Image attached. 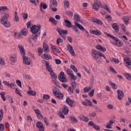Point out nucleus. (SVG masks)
Masks as SVG:
<instances>
[{"label":"nucleus","instance_id":"obj_1","mask_svg":"<svg viewBox=\"0 0 131 131\" xmlns=\"http://www.w3.org/2000/svg\"><path fill=\"white\" fill-rule=\"evenodd\" d=\"M41 28V26L39 25L38 26L34 25L31 28V31L32 33V39L36 41L37 37L40 35V29Z\"/></svg>","mask_w":131,"mask_h":131},{"label":"nucleus","instance_id":"obj_2","mask_svg":"<svg viewBox=\"0 0 131 131\" xmlns=\"http://www.w3.org/2000/svg\"><path fill=\"white\" fill-rule=\"evenodd\" d=\"M56 30L58 34L60 35V36H61V37H62L63 39H66L65 35L66 34H68V30H62V29H60V28L59 27L57 28Z\"/></svg>","mask_w":131,"mask_h":131},{"label":"nucleus","instance_id":"obj_3","mask_svg":"<svg viewBox=\"0 0 131 131\" xmlns=\"http://www.w3.org/2000/svg\"><path fill=\"white\" fill-rule=\"evenodd\" d=\"M58 79L61 81V82H62V83L67 82V78H66L63 72H61L59 73L58 75Z\"/></svg>","mask_w":131,"mask_h":131},{"label":"nucleus","instance_id":"obj_4","mask_svg":"<svg viewBox=\"0 0 131 131\" xmlns=\"http://www.w3.org/2000/svg\"><path fill=\"white\" fill-rule=\"evenodd\" d=\"M124 61L125 62V66L128 69H131V60L130 58L128 57H125L124 58Z\"/></svg>","mask_w":131,"mask_h":131},{"label":"nucleus","instance_id":"obj_5","mask_svg":"<svg viewBox=\"0 0 131 131\" xmlns=\"http://www.w3.org/2000/svg\"><path fill=\"white\" fill-rule=\"evenodd\" d=\"M92 54L93 59H94V60H98V58H99V51L95 49H92Z\"/></svg>","mask_w":131,"mask_h":131},{"label":"nucleus","instance_id":"obj_6","mask_svg":"<svg viewBox=\"0 0 131 131\" xmlns=\"http://www.w3.org/2000/svg\"><path fill=\"white\" fill-rule=\"evenodd\" d=\"M36 126H37L38 128H39V131H45V127L41 122L37 121L36 123Z\"/></svg>","mask_w":131,"mask_h":131},{"label":"nucleus","instance_id":"obj_7","mask_svg":"<svg viewBox=\"0 0 131 131\" xmlns=\"http://www.w3.org/2000/svg\"><path fill=\"white\" fill-rule=\"evenodd\" d=\"M67 49L72 56H73V57L75 56V52H74V49H73V47H72V46L68 45L67 46Z\"/></svg>","mask_w":131,"mask_h":131},{"label":"nucleus","instance_id":"obj_8","mask_svg":"<svg viewBox=\"0 0 131 131\" xmlns=\"http://www.w3.org/2000/svg\"><path fill=\"white\" fill-rule=\"evenodd\" d=\"M101 5H102V4H101V2L99 1L95 2L93 4L94 10H95V11H99V9H100Z\"/></svg>","mask_w":131,"mask_h":131},{"label":"nucleus","instance_id":"obj_9","mask_svg":"<svg viewBox=\"0 0 131 131\" xmlns=\"http://www.w3.org/2000/svg\"><path fill=\"white\" fill-rule=\"evenodd\" d=\"M23 63L25 65H30V58L27 57L26 56H23Z\"/></svg>","mask_w":131,"mask_h":131},{"label":"nucleus","instance_id":"obj_10","mask_svg":"<svg viewBox=\"0 0 131 131\" xmlns=\"http://www.w3.org/2000/svg\"><path fill=\"white\" fill-rule=\"evenodd\" d=\"M104 34H105V35H106L107 37H109L110 38H112V39H113L114 40H115V41H116V42L119 41V39H118V38H117L116 37H115L109 33H107L106 32H104Z\"/></svg>","mask_w":131,"mask_h":131},{"label":"nucleus","instance_id":"obj_11","mask_svg":"<svg viewBox=\"0 0 131 131\" xmlns=\"http://www.w3.org/2000/svg\"><path fill=\"white\" fill-rule=\"evenodd\" d=\"M117 93L118 94V100H122L123 99V97L124 96V94H123V92L121 90H117Z\"/></svg>","mask_w":131,"mask_h":131},{"label":"nucleus","instance_id":"obj_12","mask_svg":"<svg viewBox=\"0 0 131 131\" xmlns=\"http://www.w3.org/2000/svg\"><path fill=\"white\" fill-rule=\"evenodd\" d=\"M66 102L71 107H73V104H74V103H75V101L73 100H71L70 97L67 98Z\"/></svg>","mask_w":131,"mask_h":131},{"label":"nucleus","instance_id":"obj_13","mask_svg":"<svg viewBox=\"0 0 131 131\" xmlns=\"http://www.w3.org/2000/svg\"><path fill=\"white\" fill-rule=\"evenodd\" d=\"M43 62H45V66L46 67L47 70L48 71V72H51V71H53L52 69V67L50 66V64H49V62L45 60H42V63Z\"/></svg>","mask_w":131,"mask_h":131},{"label":"nucleus","instance_id":"obj_14","mask_svg":"<svg viewBox=\"0 0 131 131\" xmlns=\"http://www.w3.org/2000/svg\"><path fill=\"white\" fill-rule=\"evenodd\" d=\"M10 60L12 63H16L17 62V54H12L10 57Z\"/></svg>","mask_w":131,"mask_h":131},{"label":"nucleus","instance_id":"obj_15","mask_svg":"<svg viewBox=\"0 0 131 131\" xmlns=\"http://www.w3.org/2000/svg\"><path fill=\"white\" fill-rule=\"evenodd\" d=\"M1 22L2 24L4 25L5 27H6V28H9V27L11 26V23H10V22L9 21H7V20H4L3 19H1Z\"/></svg>","mask_w":131,"mask_h":131},{"label":"nucleus","instance_id":"obj_16","mask_svg":"<svg viewBox=\"0 0 131 131\" xmlns=\"http://www.w3.org/2000/svg\"><path fill=\"white\" fill-rule=\"evenodd\" d=\"M93 23H96L98 25H103V21L101 20V19H99L98 18H93L92 19Z\"/></svg>","mask_w":131,"mask_h":131},{"label":"nucleus","instance_id":"obj_17","mask_svg":"<svg viewBox=\"0 0 131 131\" xmlns=\"http://www.w3.org/2000/svg\"><path fill=\"white\" fill-rule=\"evenodd\" d=\"M122 20L125 25H128V23H129V16H123L122 17Z\"/></svg>","mask_w":131,"mask_h":131},{"label":"nucleus","instance_id":"obj_18","mask_svg":"<svg viewBox=\"0 0 131 131\" xmlns=\"http://www.w3.org/2000/svg\"><path fill=\"white\" fill-rule=\"evenodd\" d=\"M90 32L92 34H94V35H97L98 36H99V35H101V34H102V32H101V31H100L98 30H97L96 31H95L94 30H90Z\"/></svg>","mask_w":131,"mask_h":131},{"label":"nucleus","instance_id":"obj_19","mask_svg":"<svg viewBox=\"0 0 131 131\" xmlns=\"http://www.w3.org/2000/svg\"><path fill=\"white\" fill-rule=\"evenodd\" d=\"M18 48L19 49V51L22 55L23 57L25 56V49H24V47L21 45H18Z\"/></svg>","mask_w":131,"mask_h":131},{"label":"nucleus","instance_id":"obj_20","mask_svg":"<svg viewBox=\"0 0 131 131\" xmlns=\"http://www.w3.org/2000/svg\"><path fill=\"white\" fill-rule=\"evenodd\" d=\"M112 27L115 30V32L117 33L118 31H119V26H118L117 23L113 24Z\"/></svg>","mask_w":131,"mask_h":131},{"label":"nucleus","instance_id":"obj_21","mask_svg":"<svg viewBox=\"0 0 131 131\" xmlns=\"http://www.w3.org/2000/svg\"><path fill=\"white\" fill-rule=\"evenodd\" d=\"M41 58L42 59H43L44 60H51L52 59V56L50 55L49 54H44L41 55Z\"/></svg>","mask_w":131,"mask_h":131},{"label":"nucleus","instance_id":"obj_22","mask_svg":"<svg viewBox=\"0 0 131 131\" xmlns=\"http://www.w3.org/2000/svg\"><path fill=\"white\" fill-rule=\"evenodd\" d=\"M9 17H10L9 14L7 13H3V16L1 20H3V21H7L8 19H9Z\"/></svg>","mask_w":131,"mask_h":131},{"label":"nucleus","instance_id":"obj_23","mask_svg":"<svg viewBox=\"0 0 131 131\" xmlns=\"http://www.w3.org/2000/svg\"><path fill=\"white\" fill-rule=\"evenodd\" d=\"M64 26H66L67 27H69V28H70V27H72V24H71V21H70L68 19H65L64 20Z\"/></svg>","mask_w":131,"mask_h":131},{"label":"nucleus","instance_id":"obj_24","mask_svg":"<svg viewBox=\"0 0 131 131\" xmlns=\"http://www.w3.org/2000/svg\"><path fill=\"white\" fill-rule=\"evenodd\" d=\"M75 25H76L77 27L80 29V30H82V31H85V29L83 28V26H82L81 25L78 24L77 21L75 22Z\"/></svg>","mask_w":131,"mask_h":131},{"label":"nucleus","instance_id":"obj_25","mask_svg":"<svg viewBox=\"0 0 131 131\" xmlns=\"http://www.w3.org/2000/svg\"><path fill=\"white\" fill-rule=\"evenodd\" d=\"M80 119L81 120H82V121H84L85 122H88V121H89V120H90L89 118H88L83 115H81L80 116Z\"/></svg>","mask_w":131,"mask_h":131},{"label":"nucleus","instance_id":"obj_26","mask_svg":"<svg viewBox=\"0 0 131 131\" xmlns=\"http://www.w3.org/2000/svg\"><path fill=\"white\" fill-rule=\"evenodd\" d=\"M13 19L14 22H19V17H18V13H17V11H15L14 13V17H13Z\"/></svg>","mask_w":131,"mask_h":131},{"label":"nucleus","instance_id":"obj_27","mask_svg":"<svg viewBox=\"0 0 131 131\" xmlns=\"http://www.w3.org/2000/svg\"><path fill=\"white\" fill-rule=\"evenodd\" d=\"M63 113H64L66 115H67V114H68V113L69 112L68 106L66 105H63Z\"/></svg>","mask_w":131,"mask_h":131},{"label":"nucleus","instance_id":"obj_28","mask_svg":"<svg viewBox=\"0 0 131 131\" xmlns=\"http://www.w3.org/2000/svg\"><path fill=\"white\" fill-rule=\"evenodd\" d=\"M61 92L59 91V89L58 88H55L53 90V94L54 96H56V95H58Z\"/></svg>","mask_w":131,"mask_h":131},{"label":"nucleus","instance_id":"obj_29","mask_svg":"<svg viewBox=\"0 0 131 131\" xmlns=\"http://www.w3.org/2000/svg\"><path fill=\"white\" fill-rule=\"evenodd\" d=\"M27 94L29 95V96H36V92L34 91H29L27 92Z\"/></svg>","mask_w":131,"mask_h":131},{"label":"nucleus","instance_id":"obj_30","mask_svg":"<svg viewBox=\"0 0 131 131\" xmlns=\"http://www.w3.org/2000/svg\"><path fill=\"white\" fill-rule=\"evenodd\" d=\"M54 97H56L57 99H59V100H63V98H64L63 94H62L61 93H59L58 94L56 95V96H54Z\"/></svg>","mask_w":131,"mask_h":131},{"label":"nucleus","instance_id":"obj_31","mask_svg":"<svg viewBox=\"0 0 131 131\" xmlns=\"http://www.w3.org/2000/svg\"><path fill=\"white\" fill-rule=\"evenodd\" d=\"M108 84L111 85L114 90H116L117 89V85H116V84L112 83L111 81H108Z\"/></svg>","mask_w":131,"mask_h":131},{"label":"nucleus","instance_id":"obj_32","mask_svg":"<svg viewBox=\"0 0 131 131\" xmlns=\"http://www.w3.org/2000/svg\"><path fill=\"white\" fill-rule=\"evenodd\" d=\"M9 11V8L7 6H0V12Z\"/></svg>","mask_w":131,"mask_h":131},{"label":"nucleus","instance_id":"obj_33","mask_svg":"<svg viewBox=\"0 0 131 131\" xmlns=\"http://www.w3.org/2000/svg\"><path fill=\"white\" fill-rule=\"evenodd\" d=\"M43 50L45 53H48L49 52V46L47 43H44L43 45Z\"/></svg>","mask_w":131,"mask_h":131},{"label":"nucleus","instance_id":"obj_34","mask_svg":"<svg viewBox=\"0 0 131 131\" xmlns=\"http://www.w3.org/2000/svg\"><path fill=\"white\" fill-rule=\"evenodd\" d=\"M52 81L53 82V83L54 84L55 86H57V88H60V83L59 82V81L56 80V79H55L54 80H52Z\"/></svg>","mask_w":131,"mask_h":131},{"label":"nucleus","instance_id":"obj_35","mask_svg":"<svg viewBox=\"0 0 131 131\" xmlns=\"http://www.w3.org/2000/svg\"><path fill=\"white\" fill-rule=\"evenodd\" d=\"M63 5H64V7L66 9H67V8H69V1H63Z\"/></svg>","mask_w":131,"mask_h":131},{"label":"nucleus","instance_id":"obj_36","mask_svg":"<svg viewBox=\"0 0 131 131\" xmlns=\"http://www.w3.org/2000/svg\"><path fill=\"white\" fill-rule=\"evenodd\" d=\"M0 95L1 96L2 100H3L4 102H6V97H5V95H6V93H5V92H3L0 93Z\"/></svg>","mask_w":131,"mask_h":131},{"label":"nucleus","instance_id":"obj_37","mask_svg":"<svg viewBox=\"0 0 131 131\" xmlns=\"http://www.w3.org/2000/svg\"><path fill=\"white\" fill-rule=\"evenodd\" d=\"M66 14L69 17H73V12L72 11H68L66 12Z\"/></svg>","mask_w":131,"mask_h":131},{"label":"nucleus","instance_id":"obj_38","mask_svg":"<svg viewBox=\"0 0 131 131\" xmlns=\"http://www.w3.org/2000/svg\"><path fill=\"white\" fill-rule=\"evenodd\" d=\"M73 29L76 33H78V34H79V31H78V29L77 28V26L76 25L73 26Z\"/></svg>","mask_w":131,"mask_h":131},{"label":"nucleus","instance_id":"obj_39","mask_svg":"<svg viewBox=\"0 0 131 131\" xmlns=\"http://www.w3.org/2000/svg\"><path fill=\"white\" fill-rule=\"evenodd\" d=\"M116 46H117V47H122V46H123V42H122V41L119 40V41L116 42L115 43Z\"/></svg>","mask_w":131,"mask_h":131},{"label":"nucleus","instance_id":"obj_40","mask_svg":"<svg viewBox=\"0 0 131 131\" xmlns=\"http://www.w3.org/2000/svg\"><path fill=\"white\" fill-rule=\"evenodd\" d=\"M94 108L95 110H96V112H100L102 113V110L100 107H99L97 105H94Z\"/></svg>","mask_w":131,"mask_h":131},{"label":"nucleus","instance_id":"obj_41","mask_svg":"<svg viewBox=\"0 0 131 131\" xmlns=\"http://www.w3.org/2000/svg\"><path fill=\"white\" fill-rule=\"evenodd\" d=\"M49 72L50 73V75H51L52 77L54 78V79H57V77L56 76L53 70Z\"/></svg>","mask_w":131,"mask_h":131},{"label":"nucleus","instance_id":"obj_42","mask_svg":"<svg viewBox=\"0 0 131 131\" xmlns=\"http://www.w3.org/2000/svg\"><path fill=\"white\" fill-rule=\"evenodd\" d=\"M67 73L68 74V75H69V76L72 75V74H73V71H72V70L68 69L67 70Z\"/></svg>","mask_w":131,"mask_h":131},{"label":"nucleus","instance_id":"obj_43","mask_svg":"<svg viewBox=\"0 0 131 131\" xmlns=\"http://www.w3.org/2000/svg\"><path fill=\"white\" fill-rule=\"evenodd\" d=\"M111 62H114L115 64H119V60H118L117 58H113L111 60Z\"/></svg>","mask_w":131,"mask_h":131},{"label":"nucleus","instance_id":"obj_44","mask_svg":"<svg viewBox=\"0 0 131 131\" xmlns=\"http://www.w3.org/2000/svg\"><path fill=\"white\" fill-rule=\"evenodd\" d=\"M3 117H4V111L1 109L0 110V121L3 120Z\"/></svg>","mask_w":131,"mask_h":131},{"label":"nucleus","instance_id":"obj_45","mask_svg":"<svg viewBox=\"0 0 131 131\" xmlns=\"http://www.w3.org/2000/svg\"><path fill=\"white\" fill-rule=\"evenodd\" d=\"M70 68L71 69H72V70H73L74 72H75L76 73H77V69H76V67H75V66H74L73 64H71Z\"/></svg>","mask_w":131,"mask_h":131},{"label":"nucleus","instance_id":"obj_46","mask_svg":"<svg viewBox=\"0 0 131 131\" xmlns=\"http://www.w3.org/2000/svg\"><path fill=\"white\" fill-rule=\"evenodd\" d=\"M60 42H63V39L61 38V37H59L56 40V43L59 46L60 45Z\"/></svg>","mask_w":131,"mask_h":131},{"label":"nucleus","instance_id":"obj_47","mask_svg":"<svg viewBox=\"0 0 131 131\" xmlns=\"http://www.w3.org/2000/svg\"><path fill=\"white\" fill-rule=\"evenodd\" d=\"M103 9H104V10H105L106 11H107V12H108L110 13V14H111V11H110L109 7H108V6H107V5H104L103 7Z\"/></svg>","mask_w":131,"mask_h":131},{"label":"nucleus","instance_id":"obj_48","mask_svg":"<svg viewBox=\"0 0 131 131\" xmlns=\"http://www.w3.org/2000/svg\"><path fill=\"white\" fill-rule=\"evenodd\" d=\"M40 7H41L42 8H43V10H46V9H47L48 8V6L47 5V4L46 3H41L40 4Z\"/></svg>","mask_w":131,"mask_h":131},{"label":"nucleus","instance_id":"obj_49","mask_svg":"<svg viewBox=\"0 0 131 131\" xmlns=\"http://www.w3.org/2000/svg\"><path fill=\"white\" fill-rule=\"evenodd\" d=\"M110 71L111 72H112V73H114V74H117V72L115 71L114 68L112 67H110Z\"/></svg>","mask_w":131,"mask_h":131},{"label":"nucleus","instance_id":"obj_50","mask_svg":"<svg viewBox=\"0 0 131 131\" xmlns=\"http://www.w3.org/2000/svg\"><path fill=\"white\" fill-rule=\"evenodd\" d=\"M74 91V89L73 88H72L71 86H69L68 87V92L70 95L71 94H73V91Z\"/></svg>","mask_w":131,"mask_h":131},{"label":"nucleus","instance_id":"obj_51","mask_svg":"<svg viewBox=\"0 0 131 131\" xmlns=\"http://www.w3.org/2000/svg\"><path fill=\"white\" fill-rule=\"evenodd\" d=\"M86 102L88 104V106H90V107H93V103L92 102V101H91L89 100L86 99Z\"/></svg>","mask_w":131,"mask_h":131},{"label":"nucleus","instance_id":"obj_52","mask_svg":"<svg viewBox=\"0 0 131 131\" xmlns=\"http://www.w3.org/2000/svg\"><path fill=\"white\" fill-rule=\"evenodd\" d=\"M52 5L53 7H57L58 3H57V0H52Z\"/></svg>","mask_w":131,"mask_h":131},{"label":"nucleus","instance_id":"obj_53","mask_svg":"<svg viewBox=\"0 0 131 131\" xmlns=\"http://www.w3.org/2000/svg\"><path fill=\"white\" fill-rule=\"evenodd\" d=\"M16 84L18 86H19V88H22V83L20 80H16Z\"/></svg>","mask_w":131,"mask_h":131},{"label":"nucleus","instance_id":"obj_54","mask_svg":"<svg viewBox=\"0 0 131 131\" xmlns=\"http://www.w3.org/2000/svg\"><path fill=\"white\" fill-rule=\"evenodd\" d=\"M125 77L128 80H131V75L130 74L127 73L125 74Z\"/></svg>","mask_w":131,"mask_h":131},{"label":"nucleus","instance_id":"obj_55","mask_svg":"<svg viewBox=\"0 0 131 131\" xmlns=\"http://www.w3.org/2000/svg\"><path fill=\"white\" fill-rule=\"evenodd\" d=\"M71 85L72 89H73L74 90H75L77 85L76 82H72V83L71 84Z\"/></svg>","mask_w":131,"mask_h":131},{"label":"nucleus","instance_id":"obj_56","mask_svg":"<svg viewBox=\"0 0 131 131\" xmlns=\"http://www.w3.org/2000/svg\"><path fill=\"white\" fill-rule=\"evenodd\" d=\"M74 18L76 21H80V17L78 14H75Z\"/></svg>","mask_w":131,"mask_h":131},{"label":"nucleus","instance_id":"obj_57","mask_svg":"<svg viewBox=\"0 0 131 131\" xmlns=\"http://www.w3.org/2000/svg\"><path fill=\"white\" fill-rule=\"evenodd\" d=\"M58 116H59V117H60V118H62V119H64V118H65V116H64V115H63V112H60L58 113Z\"/></svg>","mask_w":131,"mask_h":131},{"label":"nucleus","instance_id":"obj_58","mask_svg":"<svg viewBox=\"0 0 131 131\" xmlns=\"http://www.w3.org/2000/svg\"><path fill=\"white\" fill-rule=\"evenodd\" d=\"M82 67L84 70L86 72V73H88V74H90V70H89V69L84 66H83Z\"/></svg>","mask_w":131,"mask_h":131},{"label":"nucleus","instance_id":"obj_59","mask_svg":"<svg viewBox=\"0 0 131 131\" xmlns=\"http://www.w3.org/2000/svg\"><path fill=\"white\" fill-rule=\"evenodd\" d=\"M23 35H27V29H24L23 30L21 31Z\"/></svg>","mask_w":131,"mask_h":131},{"label":"nucleus","instance_id":"obj_60","mask_svg":"<svg viewBox=\"0 0 131 131\" xmlns=\"http://www.w3.org/2000/svg\"><path fill=\"white\" fill-rule=\"evenodd\" d=\"M96 115H97V113L95 112L89 113V116H91V117H95Z\"/></svg>","mask_w":131,"mask_h":131},{"label":"nucleus","instance_id":"obj_61","mask_svg":"<svg viewBox=\"0 0 131 131\" xmlns=\"http://www.w3.org/2000/svg\"><path fill=\"white\" fill-rule=\"evenodd\" d=\"M93 127L94 129H96V130H99L100 129V126L96 124H94Z\"/></svg>","mask_w":131,"mask_h":131},{"label":"nucleus","instance_id":"obj_62","mask_svg":"<svg viewBox=\"0 0 131 131\" xmlns=\"http://www.w3.org/2000/svg\"><path fill=\"white\" fill-rule=\"evenodd\" d=\"M20 34L18 32H14V34H13V36L14 37H16V38H19V36H20Z\"/></svg>","mask_w":131,"mask_h":131},{"label":"nucleus","instance_id":"obj_63","mask_svg":"<svg viewBox=\"0 0 131 131\" xmlns=\"http://www.w3.org/2000/svg\"><path fill=\"white\" fill-rule=\"evenodd\" d=\"M71 121H72V122H77L78 120L76 119L74 117H71Z\"/></svg>","mask_w":131,"mask_h":131},{"label":"nucleus","instance_id":"obj_64","mask_svg":"<svg viewBox=\"0 0 131 131\" xmlns=\"http://www.w3.org/2000/svg\"><path fill=\"white\" fill-rule=\"evenodd\" d=\"M53 126L55 128L54 131H58L59 129H58V125L55 123L53 124Z\"/></svg>","mask_w":131,"mask_h":131}]
</instances>
